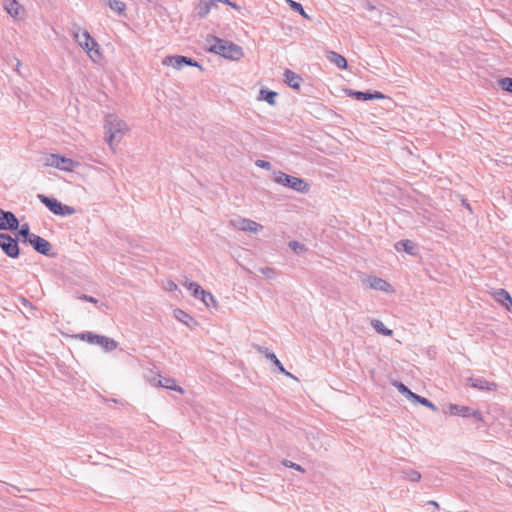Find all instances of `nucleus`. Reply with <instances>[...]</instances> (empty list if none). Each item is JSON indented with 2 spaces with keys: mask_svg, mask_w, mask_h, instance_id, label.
Masks as SVG:
<instances>
[{
  "mask_svg": "<svg viewBox=\"0 0 512 512\" xmlns=\"http://www.w3.org/2000/svg\"><path fill=\"white\" fill-rule=\"evenodd\" d=\"M206 50L229 60H239L244 55L241 46L214 35L206 37Z\"/></svg>",
  "mask_w": 512,
  "mask_h": 512,
  "instance_id": "1",
  "label": "nucleus"
},
{
  "mask_svg": "<svg viewBox=\"0 0 512 512\" xmlns=\"http://www.w3.org/2000/svg\"><path fill=\"white\" fill-rule=\"evenodd\" d=\"M71 35L75 42L87 52L93 62H97V60L101 58L99 44L91 37L86 29H82L79 25L73 24Z\"/></svg>",
  "mask_w": 512,
  "mask_h": 512,
  "instance_id": "2",
  "label": "nucleus"
},
{
  "mask_svg": "<svg viewBox=\"0 0 512 512\" xmlns=\"http://www.w3.org/2000/svg\"><path fill=\"white\" fill-rule=\"evenodd\" d=\"M106 140L111 148H113L114 144H117L123 138L125 133L126 124L118 120L115 116L109 115L106 118V122L104 125Z\"/></svg>",
  "mask_w": 512,
  "mask_h": 512,
  "instance_id": "3",
  "label": "nucleus"
},
{
  "mask_svg": "<svg viewBox=\"0 0 512 512\" xmlns=\"http://www.w3.org/2000/svg\"><path fill=\"white\" fill-rule=\"evenodd\" d=\"M274 181L277 184L283 185L297 192L305 193L309 191V185L303 179L291 176L282 171L274 173Z\"/></svg>",
  "mask_w": 512,
  "mask_h": 512,
  "instance_id": "4",
  "label": "nucleus"
},
{
  "mask_svg": "<svg viewBox=\"0 0 512 512\" xmlns=\"http://www.w3.org/2000/svg\"><path fill=\"white\" fill-rule=\"evenodd\" d=\"M76 338L87 341L90 344L101 346L106 352H111L117 348L118 343L109 337L98 335L93 332H82L75 336Z\"/></svg>",
  "mask_w": 512,
  "mask_h": 512,
  "instance_id": "5",
  "label": "nucleus"
},
{
  "mask_svg": "<svg viewBox=\"0 0 512 512\" xmlns=\"http://www.w3.org/2000/svg\"><path fill=\"white\" fill-rule=\"evenodd\" d=\"M37 198L42 204H44L49 209L50 212H52L55 215L69 216L73 215L76 212V210L73 207L65 205L58 201L57 199L48 197L44 194H38Z\"/></svg>",
  "mask_w": 512,
  "mask_h": 512,
  "instance_id": "6",
  "label": "nucleus"
},
{
  "mask_svg": "<svg viewBox=\"0 0 512 512\" xmlns=\"http://www.w3.org/2000/svg\"><path fill=\"white\" fill-rule=\"evenodd\" d=\"M46 166L54 167L65 172H72L79 166V162L59 154H50L45 158Z\"/></svg>",
  "mask_w": 512,
  "mask_h": 512,
  "instance_id": "7",
  "label": "nucleus"
},
{
  "mask_svg": "<svg viewBox=\"0 0 512 512\" xmlns=\"http://www.w3.org/2000/svg\"><path fill=\"white\" fill-rule=\"evenodd\" d=\"M0 248L10 258H18L20 255L17 236L12 237L10 234L0 233Z\"/></svg>",
  "mask_w": 512,
  "mask_h": 512,
  "instance_id": "8",
  "label": "nucleus"
},
{
  "mask_svg": "<svg viewBox=\"0 0 512 512\" xmlns=\"http://www.w3.org/2000/svg\"><path fill=\"white\" fill-rule=\"evenodd\" d=\"M448 412L454 416H460L464 418L473 417L477 421H483L482 413L479 410L472 409L469 406L450 404Z\"/></svg>",
  "mask_w": 512,
  "mask_h": 512,
  "instance_id": "9",
  "label": "nucleus"
},
{
  "mask_svg": "<svg viewBox=\"0 0 512 512\" xmlns=\"http://www.w3.org/2000/svg\"><path fill=\"white\" fill-rule=\"evenodd\" d=\"M229 223L234 229L244 232L257 233L263 229L261 224L240 216L231 219Z\"/></svg>",
  "mask_w": 512,
  "mask_h": 512,
  "instance_id": "10",
  "label": "nucleus"
},
{
  "mask_svg": "<svg viewBox=\"0 0 512 512\" xmlns=\"http://www.w3.org/2000/svg\"><path fill=\"white\" fill-rule=\"evenodd\" d=\"M162 63L164 65H171L178 70L182 69L184 66H194L202 69L201 65L196 60L183 55L167 56L163 59Z\"/></svg>",
  "mask_w": 512,
  "mask_h": 512,
  "instance_id": "11",
  "label": "nucleus"
},
{
  "mask_svg": "<svg viewBox=\"0 0 512 512\" xmlns=\"http://www.w3.org/2000/svg\"><path fill=\"white\" fill-rule=\"evenodd\" d=\"M29 244L33 247V249L44 255V256H47V257H54L55 256V253H52L51 250H52V244L42 238L41 236L39 235H34L32 237V239L30 240Z\"/></svg>",
  "mask_w": 512,
  "mask_h": 512,
  "instance_id": "12",
  "label": "nucleus"
},
{
  "mask_svg": "<svg viewBox=\"0 0 512 512\" xmlns=\"http://www.w3.org/2000/svg\"><path fill=\"white\" fill-rule=\"evenodd\" d=\"M345 94L358 101L378 100L384 99L385 95L379 91H355L353 89H346Z\"/></svg>",
  "mask_w": 512,
  "mask_h": 512,
  "instance_id": "13",
  "label": "nucleus"
},
{
  "mask_svg": "<svg viewBox=\"0 0 512 512\" xmlns=\"http://www.w3.org/2000/svg\"><path fill=\"white\" fill-rule=\"evenodd\" d=\"M19 225V220L13 212L0 208V230L15 231L19 228Z\"/></svg>",
  "mask_w": 512,
  "mask_h": 512,
  "instance_id": "14",
  "label": "nucleus"
},
{
  "mask_svg": "<svg viewBox=\"0 0 512 512\" xmlns=\"http://www.w3.org/2000/svg\"><path fill=\"white\" fill-rule=\"evenodd\" d=\"M467 383L471 387L481 390V391H496L498 388V385L496 382L487 381L481 377H479V378L469 377V378H467Z\"/></svg>",
  "mask_w": 512,
  "mask_h": 512,
  "instance_id": "15",
  "label": "nucleus"
},
{
  "mask_svg": "<svg viewBox=\"0 0 512 512\" xmlns=\"http://www.w3.org/2000/svg\"><path fill=\"white\" fill-rule=\"evenodd\" d=\"M284 82L294 90L299 91L303 81L302 77L290 69L284 71Z\"/></svg>",
  "mask_w": 512,
  "mask_h": 512,
  "instance_id": "16",
  "label": "nucleus"
},
{
  "mask_svg": "<svg viewBox=\"0 0 512 512\" xmlns=\"http://www.w3.org/2000/svg\"><path fill=\"white\" fill-rule=\"evenodd\" d=\"M367 283L370 288L384 291V292H390L392 291V286L390 283H388L386 280L376 277V276H370L367 279Z\"/></svg>",
  "mask_w": 512,
  "mask_h": 512,
  "instance_id": "17",
  "label": "nucleus"
},
{
  "mask_svg": "<svg viewBox=\"0 0 512 512\" xmlns=\"http://www.w3.org/2000/svg\"><path fill=\"white\" fill-rule=\"evenodd\" d=\"M212 7H214L213 0H199L194 7V14L203 19L209 14Z\"/></svg>",
  "mask_w": 512,
  "mask_h": 512,
  "instance_id": "18",
  "label": "nucleus"
},
{
  "mask_svg": "<svg viewBox=\"0 0 512 512\" xmlns=\"http://www.w3.org/2000/svg\"><path fill=\"white\" fill-rule=\"evenodd\" d=\"M5 11L13 18H17L23 7L16 0H4Z\"/></svg>",
  "mask_w": 512,
  "mask_h": 512,
  "instance_id": "19",
  "label": "nucleus"
},
{
  "mask_svg": "<svg viewBox=\"0 0 512 512\" xmlns=\"http://www.w3.org/2000/svg\"><path fill=\"white\" fill-rule=\"evenodd\" d=\"M326 58L340 69H346L348 66L345 57L335 51H328Z\"/></svg>",
  "mask_w": 512,
  "mask_h": 512,
  "instance_id": "20",
  "label": "nucleus"
},
{
  "mask_svg": "<svg viewBox=\"0 0 512 512\" xmlns=\"http://www.w3.org/2000/svg\"><path fill=\"white\" fill-rule=\"evenodd\" d=\"M156 385L159 386V387H163V388L169 389V390L177 391V392H179L181 394L184 393V390L180 386H178L176 384L174 379H171V378H166V377L159 376Z\"/></svg>",
  "mask_w": 512,
  "mask_h": 512,
  "instance_id": "21",
  "label": "nucleus"
},
{
  "mask_svg": "<svg viewBox=\"0 0 512 512\" xmlns=\"http://www.w3.org/2000/svg\"><path fill=\"white\" fill-rule=\"evenodd\" d=\"M395 249L397 251H405L406 253H408L410 255L416 254V246H415L414 242H412L411 240H408V239L400 240V241L396 242Z\"/></svg>",
  "mask_w": 512,
  "mask_h": 512,
  "instance_id": "22",
  "label": "nucleus"
},
{
  "mask_svg": "<svg viewBox=\"0 0 512 512\" xmlns=\"http://www.w3.org/2000/svg\"><path fill=\"white\" fill-rule=\"evenodd\" d=\"M174 316L178 321L184 323L188 327H192L197 323L196 320L191 315H189L188 313L181 309H175Z\"/></svg>",
  "mask_w": 512,
  "mask_h": 512,
  "instance_id": "23",
  "label": "nucleus"
},
{
  "mask_svg": "<svg viewBox=\"0 0 512 512\" xmlns=\"http://www.w3.org/2000/svg\"><path fill=\"white\" fill-rule=\"evenodd\" d=\"M107 5L121 17H126V4L121 0H108Z\"/></svg>",
  "mask_w": 512,
  "mask_h": 512,
  "instance_id": "24",
  "label": "nucleus"
},
{
  "mask_svg": "<svg viewBox=\"0 0 512 512\" xmlns=\"http://www.w3.org/2000/svg\"><path fill=\"white\" fill-rule=\"evenodd\" d=\"M278 93L269 89H261L259 92V99L266 101L268 104L274 106Z\"/></svg>",
  "mask_w": 512,
  "mask_h": 512,
  "instance_id": "25",
  "label": "nucleus"
},
{
  "mask_svg": "<svg viewBox=\"0 0 512 512\" xmlns=\"http://www.w3.org/2000/svg\"><path fill=\"white\" fill-rule=\"evenodd\" d=\"M493 296H494V299L497 302H499L500 304H502L503 306H506L512 300V297L510 296V294L505 289H502V288L497 289L493 293Z\"/></svg>",
  "mask_w": 512,
  "mask_h": 512,
  "instance_id": "26",
  "label": "nucleus"
},
{
  "mask_svg": "<svg viewBox=\"0 0 512 512\" xmlns=\"http://www.w3.org/2000/svg\"><path fill=\"white\" fill-rule=\"evenodd\" d=\"M393 386L397 388V390L405 396L408 400L412 401L416 397V393L412 392L405 384H403L401 381H395L393 383Z\"/></svg>",
  "mask_w": 512,
  "mask_h": 512,
  "instance_id": "27",
  "label": "nucleus"
},
{
  "mask_svg": "<svg viewBox=\"0 0 512 512\" xmlns=\"http://www.w3.org/2000/svg\"><path fill=\"white\" fill-rule=\"evenodd\" d=\"M371 326L375 329V331L384 336H392L393 331L387 328L384 323L378 319H373L371 321Z\"/></svg>",
  "mask_w": 512,
  "mask_h": 512,
  "instance_id": "28",
  "label": "nucleus"
},
{
  "mask_svg": "<svg viewBox=\"0 0 512 512\" xmlns=\"http://www.w3.org/2000/svg\"><path fill=\"white\" fill-rule=\"evenodd\" d=\"M18 233L17 236H20L24 239V242H30L32 237L35 235L34 233L30 232V227L28 223H24L20 226V228L17 229Z\"/></svg>",
  "mask_w": 512,
  "mask_h": 512,
  "instance_id": "29",
  "label": "nucleus"
},
{
  "mask_svg": "<svg viewBox=\"0 0 512 512\" xmlns=\"http://www.w3.org/2000/svg\"><path fill=\"white\" fill-rule=\"evenodd\" d=\"M187 289L192 293L195 298H200L204 293V289L196 282H189L186 284Z\"/></svg>",
  "mask_w": 512,
  "mask_h": 512,
  "instance_id": "30",
  "label": "nucleus"
},
{
  "mask_svg": "<svg viewBox=\"0 0 512 512\" xmlns=\"http://www.w3.org/2000/svg\"><path fill=\"white\" fill-rule=\"evenodd\" d=\"M414 403H419L429 409H431L432 411L436 412L438 411V408L435 404H433L429 399L425 398V397H422L420 395H416V397L414 398L413 400Z\"/></svg>",
  "mask_w": 512,
  "mask_h": 512,
  "instance_id": "31",
  "label": "nucleus"
},
{
  "mask_svg": "<svg viewBox=\"0 0 512 512\" xmlns=\"http://www.w3.org/2000/svg\"><path fill=\"white\" fill-rule=\"evenodd\" d=\"M287 3L293 11L298 12L302 17H304L306 19H310V17L305 12L301 3L293 1V0H287Z\"/></svg>",
  "mask_w": 512,
  "mask_h": 512,
  "instance_id": "32",
  "label": "nucleus"
},
{
  "mask_svg": "<svg viewBox=\"0 0 512 512\" xmlns=\"http://www.w3.org/2000/svg\"><path fill=\"white\" fill-rule=\"evenodd\" d=\"M267 358L273 362V364L278 368L279 372L292 377V375L285 370L282 363L280 362V360L277 358V356L273 352L267 353Z\"/></svg>",
  "mask_w": 512,
  "mask_h": 512,
  "instance_id": "33",
  "label": "nucleus"
},
{
  "mask_svg": "<svg viewBox=\"0 0 512 512\" xmlns=\"http://www.w3.org/2000/svg\"><path fill=\"white\" fill-rule=\"evenodd\" d=\"M202 302L205 304L206 307H216L217 301L215 297L208 291H204V293L201 296Z\"/></svg>",
  "mask_w": 512,
  "mask_h": 512,
  "instance_id": "34",
  "label": "nucleus"
},
{
  "mask_svg": "<svg viewBox=\"0 0 512 512\" xmlns=\"http://www.w3.org/2000/svg\"><path fill=\"white\" fill-rule=\"evenodd\" d=\"M288 246L291 250H293L296 254L300 255L307 251L306 246L303 243H300L296 240L290 241Z\"/></svg>",
  "mask_w": 512,
  "mask_h": 512,
  "instance_id": "35",
  "label": "nucleus"
},
{
  "mask_svg": "<svg viewBox=\"0 0 512 512\" xmlns=\"http://www.w3.org/2000/svg\"><path fill=\"white\" fill-rule=\"evenodd\" d=\"M405 479L411 482H419L421 479V474L413 469H409L403 472Z\"/></svg>",
  "mask_w": 512,
  "mask_h": 512,
  "instance_id": "36",
  "label": "nucleus"
},
{
  "mask_svg": "<svg viewBox=\"0 0 512 512\" xmlns=\"http://www.w3.org/2000/svg\"><path fill=\"white\" fill-rule=\"evenodd\" d=\"M498 85L504 91L512 93V78L504 77L498 80Z\"/></svg>",
  "mask_w": 512,
  "mask_h": 512,
  "instance_id": "37",
  "label": "nucleus"
},
{
  "mask_svg": "<svg viewBox=\"0 0 512 512\" xmlns=\"http://www.w3.org/2000/svg\"><path fill=\"white\" fill-rule=\"evenodd\" d=\"M259 272L269 279L273 278L275 275V270L271 267H261Z\"/></svg>",
  "mask_w": 512,
  "mask_h": 512,
  "instance_id": "38",
  "label": "nucleus"
},
{
  "mask_svg": "<svg viewBox=\"0 0 512 512\" xmlns=\"http://www.w3.org/2000/svg\"><path fill=\"white\" fill-rule=\"evenodd\" d=\"M283 464H284L286 467H288V468H292V469H295V470L300 471V472H304V471H305V470H304V468H303L302 466H300L299 464L293 463V462H291V461H289V460H285V461L283 462Z\"/></svg>",
  "mask_w": 512,
  "mask_h": 512,
  "instance_id": "39",
  "label": "nucleus"
},
{
  "mask_svg": "<svg viewBox=\"0 0 512 512\" xmlns=\"http://www.w3.org/2000/svg\"><path fill=\"white\" fill-rule=\"evenodd\" d=\"M255 165L259 168L266 169V170H270L272 167L270 162L261 160V159L256 160Z\"/></svg>",
  "mask_w": 512,
  "mask_h": 512,
  "instance_id": "40",
  "label": "nucleus"
},
{
  "mask_svg": "<svg viewBox=\"0 0 512 512\" xmlns=\"http://www.w3.org/2000/svg\"><path fill=\"white\" fill-rule=\"evenodd\" d=\"M81 300H84V301H87V302H91V303H94V304H97L98 303V300L92 296H89V295H86V294H82L80 297H79Z\"/></svg>",
  "mask_w": 512,
  "mask_h": 512,
  "instance_id": "41",
  "label": "nucleus"
},
{
  "mask_svg": "<svg viewBox=\"0 0 512 512\" xmlns=\"http://www.w3.org/2000/svg\"><path fill=\"white\" fill-rule=\"evenodd\" d=\"M254 347L256 348V350L260 353H264L266 356H267V353H271L268 348L266 347H263V346H260V345H254Z\"/></svg>",
  "mask_w": 512,
  "mask_h": 512,
  "instance_id": "42",
  "label": "nucleus"
},
{
  "mask_svg": "<svg viewBox=\"0 0 512 512\" xmlns=\"http://www.w3.org/2000/svg\"><path fill=\"white\" fill-rule=\"evenodd\" d=\"M217 2H221V3H224L226 5L231 4L230 0H213L214 7H217Z\"/></svg>",
  "mask_w": 512,
  "mask_h": 512,
  "instance_id": "43",
  "label": "nucleus"
},
{
  "mask_svg": "<svg viewBox=\"0 0 512 512\" xmlns=\"http://www.w3.org/2000/svg\"><path fill=\"white\" fill-rule=\"evenodd\" d=\"M22 302H23V304H24L25 306H28V307H30V308H33V306H32V304H31V302H29L27 299L22 298Z\"/></svg>",
  "mask_w": 512,
  "mask_h": 512,
  "instance_id": "44",
  "label": "nucleus"
},
{
  "mask_svg": "<svg viewBox=\"0 0 512 512\" xmlns=\"http://www.w3.org/2000/svg\"><path fill=\"white\" fill-rule=\"evenodd\" d=\"M505 308H506L508 311L512 312V300L509 302V304H507V305L505 306Z\"/></svg>",
  "mask_w": 512,
  "mask_h": 512,
  "instance_id": "45",
  "label": "nucleus"
},
{
  "mask_svg": "<svg viewBox=\"0 0 512 512\" xmlns=\"http://www.w3.org/2000/svg\"><path fill=\"white\" fill-rule=\"evenodd\" d=\"M176 288H177V285H176L175 283L171 282V283L169 284V289H170V290H174V289H176Z\"/></svg>",
  "mask_w": 512,
  "mask_h": 512,
  "instance_id": "46",
  "label": "nucleus"
},
{
  "mask_svg": "<svg viewBox=\"0 0 512 512\" xmlns=\"http://www.w3.org/2000/svg\"><path fill=\"white\" fill-rule=\"evenodd\" d=\"M428 504H430V505H432V506H434V507H436V508H438V507H439L438 503H437V502H435V501H429V502H428Z\"/></svg>",
  "mask_w": 512,
  "mask_h": 512,
  "instance_id": "47",
  "label": "nucleus"
},
{
  "mask_svg": "<svg viewBox=\"0 0 512 512\" xmlns=\"http://www.w3.org/2000/svg\"><path fill=\"white\" fill-rule=\"evenodd\" d=\"M228 5L231 6L232 8H234V9H239L240 8L236 3H233V2H231V4H228Z\"/></svg>",
  "mask_w": 512,
  "mask_h": 512,
  "instance_id": "48",
  "label": "nucleus"
},
{
  "mask_svg": "<svg viewBox=\"0 0 512 512\" xmlns=\"http://www.w3.org/2000/svg\"><path fill=\"white\" fill-rule=\"evenodd\" d=\"M462 203H463V205H464L466 208H468L469 210H471L470 205L467 203V201H466V200H463V201H462Z\"/></svg>",
  "mask_w": 512,
  "mask_h": 512,
  "instance_id": "49",
  "label": "nucleus"
},
{
  "mask_svg": "<svg viewBox=\"0 0 512 512\" xmlns=\"http://www.w3.org/2000/svg\"><path fill=\"white\" fill-rule=\"evenodd\" d=\"M21 63L19 60H17V65H16V70L19 71V67H20Z\"/></svg>",
  "mask_w": 512,
  "mask_h": 512,
  "instance_id": "50",
  "label": "nucleus"
}]
</instances>
